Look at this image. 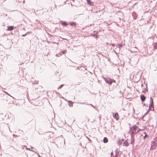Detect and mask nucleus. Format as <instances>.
Here are the masks:
<instances>
[{
	"mask_svg": "<svg viewBox=\"0 0 157 157\" xmlns=\"http://www.w3.org/2000/svg\"><path fill=\"white\" fill-rule=\"evenodd\" d=\"M138 129V127L135 125L133 126L132 127H130V132L131 134V135H133L138 133V131H137Z\"/></svg>",
	"mask_w": 157,
	"mask_h": 157,
	"instance_id": "f257e3e1",
	"label": "nucleus"
},
{
	"mask_svg": "<svg viewBox=\"0 0 157 157\" xmlns=\"http://www.w3.org/2000/svg\"><path fill=\"white\" fill-rule=\"evenodd\" d=\"M157 140V138H155L153 139V140L151 142V147L150 149L153 150L155 148L156 146V142Z\"/></svg>",
	"mask_w": 157,
	"mask_h": 157,
	"instance_id": "f03ea898",
	"label": "nucleus"
},
{
	"mask_svg": "<svg viewBox=\"0 0 157 157\" xmlns=\"http://www.w3.org/2000/svg\"><path fill=\"white\" fill-rule=\"evenodd\" d=\"M104 79L109 84H111L113 82H116L115 80L111 79L109 78H105L104 77Z\"/></svg>",
	"mask_w": 157,
	"mask_h": 157,
	"instance_id": "7ed1b4c3",
	"label": "nucleus"
},
{
	"mask_svg": "<svg viewBox=\"0 0 157 157\" xmlns=\"http://www.w3.org/2000/svg\"><path fill=\"white\" fill-rule=\"evenodd\" d=\"M150 104L149 106V109H151V110H154L153 103L152 100V98L151 97L150 98Z\"/></svg>",
	"mask_w": 157,
	"mask_h": 157,
	"instance_id": "20e7f679",
	"label": "nucleus"
},
{
	"mask_svg": "<svg viewBox=\"0 0 157 157\" xmlns=\"http://www.w3.org/2000/svg\"><path fill=\"white\" fill-rule=\"evenodd\" d=\"M113 118H115L116 120H118L119 117L118 113L117 112H116L115 113H113Z\"/></svg>",
	"mask_w": 157,
	"mask_h": 157,
	"instance_id": "39448f33",
	"label": "nucleus"
},
{
	"mask_svg": "<svg viewBox=\"0 0 157 157\" xmlns=\"http://www.w3.org/2000/svg\"><path fill=\"white\" fill-rule=\"evenodd\" d=\"M140 98L141 101H144L146 98L145 97L144 95H141L140 96Z\"/></svg>",
	"mask_w": 157,
	"mask_h": 157,
	"instance_id": "423d86ee",
	"label": "nucleus"
},
{
	"mask_svg": "<svg viewBox=\"0 0 157 157\" xmlns=\"http://www.w3.org/2000/svg\"><path fill=\"white\" fill-rule=\"evenodd\" d=\"M108 142V139L106 137H105L103 140V142L104 143H106Z\"/></svg>",
	"mask_w": 157,
	"mask_h": 157,
	"instance_id": "0eeeda50",
	"label": "nucleus"
},
{
	"mask_svg": "<svg viewBox=\"0 0 157 157\" xmlns=\"http://www.w3.org/2000/svg\"><path fill=\"white\" fill-rule=\"evenodd\" d=\"M68 105L70 107H72L73 106V102H72L71 101H68Z\"/></svg>",
	"mask_w": 157,
	"mask_h": 157,
	"instance_id": "6e6552de",
	"label": "nucleus"
},
{
	"mask_svg": "<svg viewBox=\"0 0 157 157\" xmlns=\"http://www.w3.org/2000/svg\"><path fill=\"white\" fill-rule=\"evenodd\" d=\"M131 144H132L134 142V138L132 137V135H131Z\"/></svg>",
	"mask_w": 157,
	"mask_h": 157,
	"instance_id": "1a4fd4ad",
	"label": "nucleus"
},
{
	"mask_svg": "<svg viewBox=\"0 0 157 157\" xmlns=\"http://www.w3.org/2000/svg\"><path fill=\"white\" fill-rule=\"evenodd\" d=\"M13 29V26H10L8 27V28L7 29L9 31H11Z\"/></svg>",
	"mask_w": 157,
	"mask_h": 157,
	"instance_id": "9d476101",
	"label": "nucleus"
},
{
	"mask_svg": "<svg viewBox=\"0 0 157 157\" xmlns=\"http://www.w3.org/2000/svg\"><path fill=\"white\" fill-rule=\"evenodd\" d=\"M60 23L62 24L64 26H66L68 24L67 23L66 21H61V22Z\"/></svg>",
	"mask_w": 157,
	"mask_h": 157,
	"instance_id": "9b49d317",
	"label": "nucleus"
},
{
	"mask_svg": "<svg viewBox=\"0 0 157 157\" xmlns=\"http://www.w3.org/2000/svg\"><path fill=\"white\" fill-rule=\"evenodd\" d=\"M123 145L124 146H125L126 147L128 146V142L127 140H126L124 141V142L123 143Z\"/></svg>",
	"mask_w": 157,
	"mask_h": 157,
	"instance_id": "f8f14e48",
	"label": "nucleus"
},
{
	"mask_svg": "<svg viewBox=\"0 0 157 157\" xmlns=\"http://www.w3.org/2000/svg\"><path fill=\"white\" fill-rule=\"evenodd\" d=\"M70 24L71 25H74L75 26L76 24L75 22H70Z\"/></svg>",
	"mask_w": 157,
	"mask_h": 157,
	"instance_id": "ddd939ff",
	"label": "nucleus"
},
{
	"mask_svg": "<svg viewBox=\"0 0 157 157\" xmlns=\"http://www.w3.org/2000/svg\"><path fill=\"white\" fill-rule=\"evenodd\" d=\"M93 33H92L91 35H92V36H93L94 35V36H95L96 37H97V34L98 31L96 32V34H95V31L93 32Z\"/></svg>",
	"mask_w": 157,
	"mask_h": 157,
	"instance_id": "4468645a",
	"label": "nucleus"
},
{
	"mask_svg": "<svg viewBox=\"0 0 157 157\" xmlns=\"http://www.w3.org/2000/svg\"><path fill=\"white\" fill-rule=\"evenodd\" d=\"M153 48L154 49H157V43H156L155 44Z\"/></svg>",
	"mask_w": 157,
	"mask_h": 157,
	"instance_id": "2eb2a0df",
	"label": "nucleus"
},
{
	"mask_svg": "<svg viewBox=\"0 0 157 157\" xmlns=\"http://www.w3.org/2000/svg\"><path fill=\"white\" fill-rule=\"evenodd\" d=\"M147 85H146V88H145L144 90H143V91H142V92L144 93H145V92L146 91H147Z\"/></svg>",
	"mask_w": 157,
	"mask_h": 157,
	"instance_id": "dca6fc26",
	"label": "nucleus"
},
{
	"mask_svg": "<svg viewBox=\"0 0 157 157\" xmlns=\"http://www.w3.org/2000/svg\"><path fill=\"white\" fill-rule=\"evenodd\" d=\"M38 82V81H34V82H33V84H37Z\"/></svg>",
	"mask_w": 157,
	"mask_h": 157,
	"instance_id": "f3484780",
	"label": "nucleus"
},
{
	"mask_svg": "<svg viewBox=\"0 0 157 157\" xmlns=\"http://www.w3.org/2000/svg\"><path fill=\"white\" fill-rule=\"evenodd\" d=\"M87 3L90 4H91V2L90 0H87Z\"/></svg>",
	"mask_w": 157,
	"mask_h": 157,
	"instance_id": "a211bd4d",
	"label": "nucleus"
},
{
	"mask_svg": "<svg viewBox=\"0 0 157 157\" xmlns=\"http://www.w3.org/2000/svg\"><path fill=\"white\" fill-rule=\"evenodd\" d=\"M64 86V85L63 84H62L61 85L59 86V87L58 89H59V88H61V87H62L63 86Z\"/></svg>",
	"mask_w": 157,
	"mask_h": 157,
	"instance_id": "6ab92c4d",
	"label": "nucleus"
},
{
	"mask_svg": "<svg viewBox=\"0 0 157 157\" xmlns=\"http://www.w3.org/2000/svg\"><path fill=\"white\" fill-rule=\"evenodd\" d=\"M67 52V51L66 50H64L62 52V53L63 54H65Z\"/></svg>",
	"mask_w": 157,
	"mask_h": 157,
	"instance_id": "aec40b11",
	"label": "nucleus"
},
{
	"mask_svg": "<svg viewBox=\"0 0 157 157\" xmlns=\"http://www.w3.org/2000/svg\"><path fill=\"white\" fill-rule=\"evenodd\" d=\"M118 45L119 48H121L122 46V45L121 44H118Z\"/></svg>",
	"mask_w": 157,
	"mask_h": 157,
	"instance_id": "412c9836",
	"label": "nucleus"
},
{
	"mask_svg": "<svg viewBox=\"0 0 157 157\" xmlns=\"http://www.w3.org/2000/svg\"><path fill=\"white\" fill-rule=\"evenodd\" d=\"M133 114H134L135 113V109L134 108H133Z\"/></svg>",
	"mask_w": 157,
	"mask_h": 157,
	"instance_id": "4be33fe9",
	"label": "nucleus"
},
{
	"mask_svg": "<svg viewBox=\"0 0 157 157\" xmlns=\"http://www.w3.org/2000/svg\"><path fill=\"white\" fill-rule=\"evenodd\" d=\"M147 134H146V135H145L144 136V139L146 137V136H147Z\"/></svg>",
	"mask_w": 157,
	"mask_h": 157,
	"instance_id": "5701e85b",
	"label": "nucleus"
},
{
	"mask_svg": "<svg viewBox=\"0 0 157 157\" xmlns=\"http://www.w3.org/2000/svg\"><path fill=\"white\" fill-rule=\"evenodd\" d=\"M141 130V129H137V131H138V132H139V131Z\"/></svg>",
	"mask_w": 157,
	"mask_h": 157,
	"instance_id": "b1692460",
	"label": "nucleus"
},
{
	"mask_svg": "<svg viewBox=\"0 0 157 157\" xmlns=\"http://www.w3.org/2000/svg\"><path fill=\"white\" fill-rule=\"evenodd\" d=\"M6 93L8 95H10V96L11 97V96H10V94H9L7 93V92H6Z\"/></svg>",
	"mask_w": 157,
	"mask_h": 157,
	"instance_id": "393cba45",
	"label": "nucleus"
},
{
	"mask_svg": "<svg viewBox=\"0 0 157 157\" xmlns=\"http://www.w3.org/2000/svg\"><path fill=\"white\" fill-rule=\"evenodd\" d=\"M26 34H24V35H22V36H25V35H26Z\"/></svg>",
	"mask_w": 157,
	"mask_h": 157,
	"instance_id": "a878e982",
	"label": "nucleus"
},
{
	"mask_svg": "<svg viewBox=\"0 0 157 157\" xmlns=\"http://www.w3.org/2000/svg\"><path fill=\"white\" fill-rule=\"evenodd\" d=\"M28 149L29 151H30L31 149V148H29V149Z\"/></svg>",
	"mask_w": 157,
	"mask_h": 157,
	"instance_id": "bb28decb",
	"label": "nucleus"
},
{
	"mask_svg": "<svg viewBox=\"0 0 157 157\" xmlns=\"http://www.w3.org/2000/svg\"><path fill=\"white\" fill-rule=\"evenodd\" d=\"M30 151H34L33 150H31Z\"/></svg>",
	"mask_w": 157,
	"mask_h": 157,
	"instance_id": "cd10ccee",
	"label": "nucleus"
},
{
	"mask_svg": "<svg viewBox=\"0 0 157 157\" xmlns=\"http://www.w3.org/2000/svg\"><path fill=\"white\" fill-rule=\"evenodd\" d=\"M144 134H145V135H146V134H147L145 132H144Z\"/></svg>",
	"mask_w": 157,
	"mask_h": 157,
	"instance_id": "c85d7f7f",
	"label": "nucleus"
},
{
	"mask_svg": "<svg viewBox=\"0 0 157 157\" xmlns=\"http://www.w3.org/2000/svg\"><path fill=\"white\" fill-rule=\"evenodd\" d=\"M23 3L25 2V0H24V1H23Z\"/></svg>",
	"mask_w": 157,
	"mask_h": 157,
	"instance_id": "c756f323",
	"label": "nucleus"
},
{
	"mask_svg": "<svg viewBox=\"0 0 157 157\" xmlns=\"http://www.w3.org/2000/svg\"><path fill=\"white\" fill-rule=\"evenodd\" d=\"M143 85V84H141V86H142V87Z\"/></svg>",
	"mask_w": 157,
	"mask_h": 157,
	"instance_id": "7c9ffc66",
	"label": "nucleus"
},
{
	"mask_svg": "<svg viewBox=\"0 0 157 157\" xmlns=\"http://www.w3.org/2000/svg\"><path fill=\"white\" fill-rule=\"evenodd\" d=\"M90 105L91 106H92L93 107V105L92 104H90Z\"/></svg>",
	"mask_w": 157,
	"mask_h": 157,
	"instance_id": "2f4dec72",
	"label": "nucleus"
},
{
	"mask_svg": "<svg viewBox=\"0 0 157 157\" xmlns=\"http://www.w3.org/2000/svg\"><path fill=\"white\" fill-rule=\"evenodd\" d=\"M82 104H84V103H82Z\"/></svg>",
	"mask_w": 157,
	"mask_h": 157,
	"instance_id": "473e14b6",
	"label": "nucleus"
},
{
	"mask_svg": "<svg viewBox=\"0 0 157 157\" xmlns=\"http://www.w3.org/2000/svg\"><path fill=\"white\" fill-rule=\"evenodd\" d=\"M57 55H58V54H56V56H57Z\"/></svg>",
	"mask_w": 157,
	"mask_h": 157,
	"instance_id": "72a5a7b5",
	"label": "nucleus"
},
{
	"mask_svg": "<svg viewBox=\"0 0 157 157\" xmlns=\"http://www.w3.org/2000/svg\"><path fill=\"white\" fill-rule=\"evenodd\" d=\"M114 157H116V156H115Z\"/></svg>",
	"mask_w": 157,
	"mask_h": 157,
	"instance_id": "f704fd0d",
	"label": "nucleus"
}]
</instances>
